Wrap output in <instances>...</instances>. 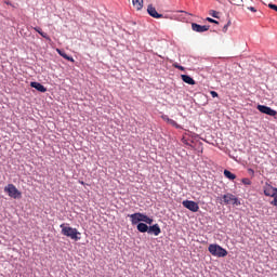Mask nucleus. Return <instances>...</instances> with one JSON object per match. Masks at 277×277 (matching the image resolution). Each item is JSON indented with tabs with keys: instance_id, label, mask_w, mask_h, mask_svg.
I'll use <instances>...</instances> for the list:
<instances>
[{
	"instance_id": "14",
	"label": "nucleus",
	"mask_w": 277,
	"mask_h": 277,
	"mask_svg": "<svg viewBox=\"0 0 277 277\" xmlns=\"http://www.w3.org/2000/svg\"><path fill=\"white\" fill-rule=\"evenodd\" d=\"M132 5L140 12L144 8V0H132Z\"/></svg>"
},
{
	"instance_id": "20",
	"label": "nucleus",
	"mask_w": 277,
	"mask_h": 277,
	"mask_svg": "<svg viewBox=\"0 0 277 277\" xmlns=\"http://www.w3.org/2000/svg\"><path fill=\"white\" fill-rule=\"evenodd\" d=\"M242 185H252V181L248 177H243L240 180Z\"/></svg>"
},
{
	"instance_id": "25",
	"label": "nucleus",
	"mask_w": 277,
	"mask_h": 277,
	"mask_svg": "<svg viewBox=\"0 0 277 277\" xmlns=\"http://www.w3.org/2000/svg\"><path fill=\"white\" fill-rule=\"evenodd\" d=\"M182 143L185 144L186 146L193 147L192 144H189V142H187V138L185 137H182Z\"/></svg>"
},
{
	"instance_id": "16",
	"label": "nucleus",
	"mask_w": 277,
	"mask_h": 277,
	"mask_svg": "<svg viewBox=\"0 0 277 277\" xmlns=\"http://www.w3.org/2000/svg\"><path fill=\"white\" fill-rule=\"evenodd\" d=\"M34 29L37 31V34H39V36H41V38H44L45 40H51V37H49V35L44 32L42 28L36 26Z\"/></svg>"
},
{
	"instance_id": "24",
	"label": "nucleus",
	"mask_w": 277,
	"mask_h": 277,
	"mask_svg": "<svg viewBox=\"0 0 277 277\" xmlns=\"http://www.w3.org/2000/svg\"><path fill=\"white\" fill-rule=\"evenodd\" d=\"M3 1H4L5 5H10L11 8H16V5L12 3V1H10V0H3Z\"/></svg>"
},
{
	"instance_id": "17",
	"label": "nucleus",
	"mask_w": 277,
	"mask_h": 277,
	"mask_svg": "<svg viewBox=\"0 0 277 277\" xmlns=\"http://www.w3.org/2000/svg\"><path fill=\"white\" fill-rule=\"evenodd\" d=\"M232 205L234 207H241V201L239 200V198H237V196L234 195V198L232 200Z\"/></svg>"
},
{
	"instance_id": "4",
	"label": "nucleus",
	"mask_w": 277,
	"mask_h": 277,
	"mask_svg": "<svg viewBox=\"0 0 277 277\" xmlns=\"http://www.w3.org/2000/svg\"><path fill=\"white\" fill-rule=\"evenodd\" d=\"M4 193L8 194L10 198H13V200H21V198H23V193L18 190L14 184H8L4 187Z\"/></svg>"
},
{
	"instance_id": "32",
	"label": "nucleus",
	"mask_w": 277,
	"mask_h": 277,
	"mask_svg": "<svg viewBox=\"0 0 277 277\" xmlns=\"http://www.w3.org/2000/svg\"><path fill=\"white\" fill-rule=\"evenodd\" d=\"M80 185H85V182L79 181Z\"/></svg>"
},
{
	"instance_id": "13",
	"label": "nucleus",
	"mask_w": 277,
	"mask_h": 277,
	"mask_svg": "<svg viewBox=\"0 0 277 277\" xmlns=\"http://www.w3.org/2000/svg\"><path fill=\"white\" fill-rule=\"evenodd\" d=\"M223 175L225 176V179H227L228 181H232L233 183H235L236 179H237V174L230 172V170L225 169L223 171Z\"/></svg>"
},
{
	"instance_id": "27",
	"label": "nucleus",
	"mask_w": 277,
	"mask_h": 277,
	"mask_svg": "<svg viewBox=\"0 0 277 277\" xmlns=\"http://www.w3.org/2000/svg\"><path fill=\"white\" fill-rule=\"evenodd\" d=\"M248 173H249L251 176H254V169L249 168V169H248Z\"/></svg>"
},
{
	"instance_id": "12",
	"label": "nucleus",
	"mask_w": 277,
	"mask_h": 277,
	"mask_svg": "<svg viewBox=\"0 0 277 277\" xmlns=\"http://www.w3.org/2000/svg\"><path fill=\"white\" fill-rule=\"evenodd\" d=\"M181 79L184 83H187L188 85H196V80L189 75H181Z\"/></svg>"
},
{
	"instance_id": "21",
	"label": "nucleus",
	"mask_w": 277,
	"mask_h": 277,
	"mask_svg": "<svg viewBox=\"0 0 277 277\" xmlns=\"http://www.w3.org/2000/svg\"><path fill=\"white\" fill-rule=\"evenodd\" d=\"M206 21H207L208 23H212L213 25H220V22H219V21L213 19V18H211V17H207Z\"/></svg>"
},
{
	"instance_id": "9",
	"label": "nucleus",
	"mask_w": 277,
	"mask_h": 277,
	"mask_svg": "<svg viewBox=\"0 0 277 277\" xmlns=\"http://www.w3.org/2000/svg\"><path fill=\"white\" fill-rule=\"evenodd\" d=\"M147 14H149L151 18H163V14L157 12V9L153 6V4H148Z\"/></svg>"
},
{
	"instance_id": "2",
	"label": "nucleus",
	"mask_w": 277,
	"mask_h": 277,
	"mask_svg": "<svg viewBox=\"0 0 277 277\" xmlns=\"http://www.w3.org/2000/svg\"><path fill=\"white\" fill-rule=\"evenodd\" d=\"M61 228V235H64V237H68L72 241H81V232H79L75 227H70L66 225V223H63L60 225Z\"/></svg>"
},
{
	"instance_id": "19",
	"label": "nucleus",
	"mask_w": 277,
	"mask_h": 277,
	"mask_svg": "<svg viewBox=\"0 0 277 277\" xmlns=\"http://www.w3.org/2000/svg\"><path fill=\"white\" fill-rule=\"evenodd\" d=\"M173 68H176L177 70H181L182 72H185V67H183L179 63H173Z\"/></svg>"
},
{
	"instance_id": "1",
	"label": "nucleus",
	"mask_w": 277,
	"mask_h": 277,
	"mask_svg": "<svg viewBox=\"0 0 277 277\" xmlns=\"http://www.w3.org/2000/svg\"><path fill=\"white\" fill-rule=\"evenodd\" d=\"M132 226H136V230L138 233H147V235H154V237H159L161 233V227L159 224L155 223V219L153 216H148V214L144 212H134L132 214H128Z\"/></svg>"
},
{
	"instance_id": "15",
	"label": "nucleus",
	"mask_w": 277,
	"mask_h": 277,
	"mask_svg": "<svg viewBox=\"0 0 277 277\" xmlns=\"http://www.w3.org/2000/svg\"><path fill=\"white\" fill-rule=\"evenodd\" d=\"M235 195L227 193L225 195L222 196V200L224 202V205H230V202H233V198Z\"/></svg>"
},
{
	"instance_id": "26",
	"label": "nucleus",
	"mask_w": 277,
	"mask_h": 277,
	"mask_svg": "<svg viewBox=\"0 0 277 277\" xmlns=\"http://www.w3.org/2000/svg\"><path fill=\"white\" fill-rule=\"evenodd\" d=\"M168 124H171V127H174V124H176V121L174 119H169Z\"/></svg>"
},
{
	"instance_id": "18",
	"label": "nucleus",
	"mask_w": 277,
	"mask_h": 277,
	"mask_svg": "<svg viewBox=\"0 0 277 277\" xmlns=\"http://www.w3.org/2000/svg\"><path fill=\"white\" fill-rule=\"evenodd\" d=\"M209 14L212 16V18H220V12L215 10H210Z\"/></svg>"
},
{
	"instance_id": "23",
	"label": "nucleus",
	"mask_w": 277,
	"mask_h": 277,
	"mask_svg": "<svg viewBox=\"0 0 277 277\" xmlns=\"http://www.w3.org/2000/svg\"><path fill=\"white\" fill-rule=\"evenodd\" d=\"M212 98H217L220 94L216 91H210Z\"/></svg>"
},
{
	"instance_id": "3",
	"label": "nucleus",
	"mask_w": 277,
	"mask_h": 277,
	"mask_svg": "<svg viewBox=\"0 0 277 277\" xmlns=\"http://www.w3.org/2000/svg\"><path fill=\"white\" fill-rule=\"evenodd\" d=\"M208 252H210L212 256H216V259H225V256H228V250L217 243H210L208 246Z\"/></svg>"
},
{
	"instance_id": "6",
	"label": "nucleus",
	"mask_w": 277,
	"mask_h": 277,
	"mask_svg": "<svg viewBox=\"0 0 277 277\" xmlns=\"http://www.w3.org/2000/svg\"><path fill=\"white\" fill-rule=\"evenodd\" d=\"M182 206L184 207V209H188V211H192V213H198V211H200V206H198V202L194 200H183Z\"/></svg>"
},
{
	"instance_id": "8",
	"label": "nucleus",
	"mask_w": 277,
	"mask_h": 277,
	"mask_svg": "<svg viewBox=\"0 0 277 277\" xmlns=\"http://www.w3.org/2000/svg\"><path fill=\"white\" fill-rule=\"evenodd\" d=\"M210 28V25H200L198 23H192V29L197 34H205V31H209Z\"/></svg>"
},
{
	"instance_id": "29",
	"label": "nucleus",
	"mask_w": 277,
	"mask_h": 277,
	"mask_svg": "<svg viewBox=\"0 0 277 277\" xmlns=\"http://www.w3.org/2000/svg\"><path fill=\"white\" fill-rule=\"evenodd\" d=\"M248 10H250V12H256V8L254 6H249Z\"/></svg>"
},
{
	"instance_id": "5",
	"label": "nucleus",
	"mask_w": 277,
	"mask_h": 277,
	"mask_svg": "<svg viewBox=\"0 0 277 277\" xmlns=\"http://www.w3.org/2000/svg\"><path fill=\"white\" fill-rule=\"evenodd\" d=\"M256 109L260 114H265V116H271L272 118L277 116V111L267 105L258 104Z\"/></svg>"
},
{
	"instance_id": "31",
	"label": "nucleus",
	"mask_w": 277,
	"mask_h": 277,
	"mask_svg": "<svg viewBox=\"0 0 277 277\" xmlns=\"http://www.w3.org/2000/svg\"><path fill=\"white\" fill-rule=\"evenodd\" d=\"M236 5H243V0H239Z\"/></svg>"
},
{
	"instance_id": "30",
	"label": "nucleus",
	"mask_w": 277,
	"mask_h": 277,
	"mask_svg": "<svg viewBox=\"0 0 277 277\" xmlns=\"http://www.w3.org/2000/svg\"><path fill=\"white\" fill-rule=\"evenodd\" d=\"M173 127H175V129H182L181 124H179L176 121L175 124H173Z\"/></svg>"
},
{
	"instance_id": "11",
	"label": "nucleus",
	"mask_w": 277,
	"mask_h": 277,
	"mask_svg": "<svg viewBox=\"0 0 277 277\" xmlns=\"http://www.w3.org/2000/svg\"><path fill=\"white\" fill-rule=\"evenodd\" d=\"M56 52L63 60H66L67 62H71V64H75V58L66 53V51L62 49H56Z\"/></svg>"
},
{
	"instance_id": "28",
	"label": "nucleus",
	"mask_w": 277,
	"mask_h": 277,
	"mask_svg": "<svg viewBox=\"0 0 277 277\" xmlns=\"http://www.w3.org/2000/svg\"><path fill=\"white\" fill-rule=\"evenodd\" d=\"M162 120H164L166 122H169V120H171V119H170V117H168V115H163Z\"/></svg>"
},
{
	"instance_id": "7",
	"label": "nucleus",
	"mask_w": 277,
	"mask_h": 277,
	"mask_svg": "<svg viewBox=\"0 0 277 277\" xmlns=\"http://www.w3.org/2000/svg\"><path fill=\"white\" fill-rule=\"evenodd\" d=\"M264 196H267L268 198H274L277 196V187H274L269 185L268 183L265 184L263 187Z\"/></svg>"
},
{
	"instance_id": "22",
	"label": "nucleus",
	"mask_w": 277,
	"mask_h": 277,
	"mask_svg": "<svg viewBox=\"0 0 277 277\" xmlns=\"http://www.w3.org/2000/svg\"><path fill=\"white\" fill-rule=\"evenodd\" d=\"M228 27H230V21L227 22V24H225L223 26V32L226 34L228 31Z\"/></svg>"
},
{
	"instance_id": "10",
	"label": "nucleus",
	"mask_w": 277,
	"mask_h": 277,
	"mask_svg": "<svg viewBox=\"0 0 277 277\" xmlns=\"http://www.w3.org/2000/svg\"><path fill=\"white\" fill-rule=\"evenodd\" d=\"M30 88H34L35 90H37V92H41V94H44V92H47V87L38 81H31Z\"/></svg>"
}]
</instances>
